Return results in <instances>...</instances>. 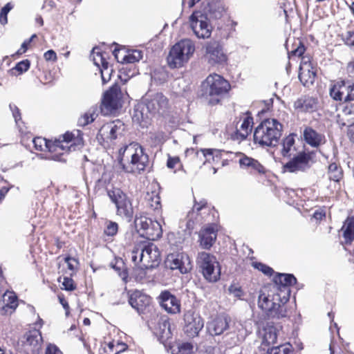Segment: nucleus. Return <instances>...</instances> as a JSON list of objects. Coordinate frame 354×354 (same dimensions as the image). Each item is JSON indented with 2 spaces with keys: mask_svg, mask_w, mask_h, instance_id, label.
<instances>
[{
  "mask_svg": "<svg viewBox=\"0 0 354 354\" xmlns=\"http://www.w3.org/2000/svg\"><path fill=\"white\" fill-rule=\"evenodd\" d=\"M296 278L292 274H277L273 283L270 284V290L272 293L279 297L283 302H287L290 295V286L296 283Z\"/></svg>",
  "mask_w": 354,
  "mask_h": 354,
  "instance_id": "1a4fd4ad",
  "label": "nucleus"
},
{
  "mask_svg": "<svg viewBox=\"0 0 354 354\" xmlns=\"http://www.w3.org/2000/svg\"><path fill=\"white\" fill-rule=\"evenodd\" d=\"M115 56L118 62H120L122 63H135L140 61L142 57V52L138 50H133L126 52L121 57V59H120L118 54H115Z\"/></svg>",
  "mask_w": 354,
  "mask_h": 354,
  "instance_id": "4c0bfd02",
  "label": "nucleus"
},
{
  "mask_svg": "<svg viewBox=\"0 0 354 354\" xmlns=\"http://www.w3.org/2000/svg\"><path fill=\"white\" fill-rule=\"evenodd\" d=\"M195 50L193 41L190 39H182L170 50L167 56V63L170 68H180L186 64Z\"/></svg>",
  "mask_w": 354,
  "mask_h": 354,
  "instance_id": "0eeeda50",
  "label": "nucleus"
},
{
  "mask_svg": "<svg viewBox=\"0 0 354 354\" xmlns=\"http://www.w3.org/2000/svg\"><path fill=\"white\" fill-rule=\"evenodd\" d=\"M46 354H62V353L55 345L50 344L46 348Z\"/></svg>",
  "mask_w": 354,
  "mask_h": 354,
  "instance_id": "bf43d9fd",
  "label": "nucleus"
},
{
  "mask_svg": "<svg viewBox=\"0 0 354 354\" xmlns=\"http://www.w3.org/2000/svg\"><path fill=\"white\" fill-rule=\"evenodd\" d=\"M12 8L10 3H8L1 10L0 12V22L1 24H6L8 21L7 15Z\"/></svg>",
  "mask_w": 354,
  "mask_h": 354,
  "instance_id": "603ef678",
  "label": "nucleus"
},
{
  "mask_svg": "<svg viewBox=\"0 0 354 354\" xmlns=\"http://www.w3.org/2000/svg\"><path fill=\"white\" fill-rule=\"evenodd\" d=\"M145 201L147 205L153 210L159 209L161 207L160 198L156 192H147Z\"/></svg>",
  "mask_w": 354,
  "mask_h": 354,
  "instance_id": "ea45409f",
  "label": "nucleus"
},
{
  "mask_svg": "<svg viewBox=\"0 0 354 354\" xmlns=\"http://www.w3.org/2000/svg\"><path fill=\"white\" fill-rule=\"evenodd\" d=\"M344 126H351L354 123V104L346 106L338 115Z\"/></svg>",
  "mask_w": 354,
  "mask_h": 354,
  "instance_id": "f704fd0d",
  "label": "nucleus"
},
{
  "mask_svg": "<svg viewBox=\"0 0 354 354\" xmlns=\"http://www.w3.org/2000/svg\"><path fill=\"white\" fill-rule=\"evenodd\" d=\"M253 125V118L252 116L246 113L243 118L240 127L232 134V139L241 142L244 140L250 133Z\"/></svg>",
  "mask_w": 354,
  "mask_h": 354,
  "instance_id": "393cba45",
  "label": "nucleus"
},
{
  "mask_svg": "<svg viewBox=\"0 0 354 354\" xmlns=\"http://www.w3.org/2000/svg\"><path fill=\"white\" fill-rule=\"evenodd\" d=\"M102 104L109 111H113L121 107L120 94L116 88H111L105 93Z\"/></svg>",
  "mask_w": 354,
  "mask_h": 354,
  "instance_id": "a878e982",
  "label": "nucleus"
},
{
  "mask_svg": "<svg viewBox=\"0 0 354 354\" xmlns=\"http://www.w3.org/2000/svg\"><path fill=\"white\" fill-rule=\"evenodd\" d=\"M44 57L46 61L55 62L57 60V54L53 50H49L44 53Z\"/></svg>",
  "mask_w": 354,
  "mask_h": 354,
  "instance_id": "4d7b16f0",
  "label": "nucleus"
},
{
  "mask_svg": "<svg viewBox=\"0 0 354 354\" xmlns=\"http://www.w3.org/2000/svg\"><path fill=\"white\" fill-rule=\"evenodd\" d=\"M196 263L205 279L210 282H216L219 279L220 266L214 255L206 252H198Z\"/></svg>",
  "mask_w": 354,
  "mask_h": 354,
  "instance_id": "6e6552de",
  "label": "nucleus"
},
{
  "mask_svg": "<svg viewBox=\"0 0 354 354\" xmlns=\"http://www.w3.org/2000/svg\"><path fill=\"white\" fill-rule=\"evenodd\" d=\"M239 162L240 165L243 167L257 171L259 174L265 173L266 169L257 160H254L252 158L243 156L241 158L239 159Z\"/></svg>",
  "mask_w": 354,
  "mask_h": 354,
  "instance_id": "72a5a7b5",
  "label": "nucleus"
},
{
  "mask_svg": "<svg viewBox=\"0 0 354 354\" xmlns=\"http://www.w3.org/2000/svg\"><path fill=\"white\" fill-rule=\"evenodd\" d=\"M305 51V48L304 46H298L295 50L292 51L293 54L297 56H301Z\"/></svg>",
  "mask_w": 354,
  "mask_h": 354,
  "instance_id": "338daca9",
  "label": "nucleus"
},
{
  "mask_svg": "<svg viewBox=\"0 0 354 354\" xmlns=\"http://www.w3.org/2000/svg\"><path fill=\"white\" fill-rule=\"evenodd\" d=\"M317 101L313 97H304L295 102L294 106L301 111L312 112L317 109Z\"/></svg>",
  "mask_w": 354,
  "mask_h": 354,
  "instance_id": "c756f323",
  "label": "nucleus"
},
{
  "mask_svg": "<svg viewBox=\"0 0 354 354\" xmlns=\"http://www.w3.org/2000/svg\"><path fill=\"white\" fill-rule=\"evenodd\" d=\"M10 109L12 112L13 117L15 120V122H17L19 120H20V114L19 112L18 108L14 104H10Z\"/></svg>",
  "mask_w": 354,
  "mask_h": 354,
  "instance_id": "052dcab7",
  "label": "nucleus"
},
{
  "mask_svg": "<svg viewBox=\"0 0 354 354\" xmlns=\"http://www.w3.org/2000/svg\"><path fill=\"white\" fill-rule=\"evenodd\" d=\"M129 302L138 313H141L150 304L151 297L140 291H136L130 295Z\"/></svg>",
  "mask_w": 354,
  "mask_h": 354,
  "instance_id": "bb28decb",
  "label": "nucleus"
},
{
  "mask_svg": "<svg viewBox=\"0 0 354 354\" xmlns=\"http://www.w3.org/2000/svg\"><path fill=\"white\" fill-rule=\"evenodd\" d=\"M348 37L346 39V42L348 45L354 46V32H348Z\"/></svg>",
  "mask_w": 354,
  "mask_h": 354,
  "instance_id": "0e129e2a",
  "label": "nucleus"
},
{
  "mask_svg": "<svg viewBox=\"0 0 354 354\" xmlns=\"http://www.w3.org/2000/svg\"><path fill=\"white\" fill-rule=\"evenodd\" d=\"M118 224L115 222L109 221L106 224L104 233L108 236H113L118 232Z\"/></svg>",
  "mask_w": 354,
  "mask_h": 354,
  "instance_id": "864d4df0",
  "label": "nucleus"
},
{
  "mask_svg": "<svg viewBox=\"0 0 354 354\" xmlns=\"http://www.w3.org/2000/svg\"><path fill=\"white\" fill-rule=\"evenodd\" d=\"M107 195L111 202L115 204L118 215L126 218L132 216V204L124 192L119 188L113 187L107 190Z\"/></svg>",
  "mask_w": 354,
  "mask_h": 354,
  "instance_id": "9d476101",
  "label": "nucleus"
},
{
  "mask_svg": "<svg viewBox=\"0 0 354 354\" xmlns=\"http://www.w3.org/2000/svg\"><path fill=\"white\" fill-rule=\"evenodd\" d=\"M75 285L73 280L68 277H63V281L62 282V289L71 291L75 289Z\"/></svg>",
  "mask_w": 354,
  "mask_h": 354,
  "instance_id": "3c124183",
  "label": "nucleus"
},
{
  "mask_svg": "<svg viewBox=\"0 0 354 354\" xmlns=\"http://www.w3.org/2000/svg\"><path fill=\"white\" fill-rule=\"evenodd\" d=\"M208 11L213 15L214 17L219 18L222 15V12L224 11V7L220 2L217 3H209L208 4Z\"/></svg>",
  "mask_w": 354,
  "mask_h": 354,
  "instance_id": "37998d69",
  "label": "nucleus"
},
{
  "mask_svg": "<svg viewBox=\"0 0 354 354\" xmlns=\"http://www.w3.org/2000/svg\"><path fill=\"white\" fill-rule=\"evenodd\" d=\"M100 73H101V77L102 80L103 84H106L108 82L111 76V73L113 72V69L109 66V64H105V66H102L100 68Z\"/></svg>",
  "mask_w": 354,
  "mask_h": 354,
  "instance_id": "de8ad7c7",
  "label": "nucleus"
},
{
  "mask_svg": "<svg viewBox=\"0 0 354 354\" xmlns=\"http://www.w3.org/2000/svg\"><path fill=\"white\" fill-rule=\"evenodd\" d=\"M185 156L187 158L193 159L194 164L201 167L205 162H218L221 159V151L213 149H204L200 151L188 149L185 151Z\"/></svg>",
  "mask_w": 354,
  "mask_h": 354,
  "instance_id": "f8f14e48",
  "label": "nucleus"
},
{
  "mask_svg": "<svg viewBox=\"0 0 354 354\" xmlns=\"http://www.w3.org/2000/svg\"><path fill=\"white\" fill-rule=\"evenodd\" d=\"M30 42H31V39H29L28 40L24 41L22 43L21 48L18 50L17 54H20L21 55V54L24 53L27 50L28 46L29 45V44Z\"/></svg>",
  "mask_w": 354,
  "mask_h": 354,
  "instance_id": "e2e57ef3",
  "label": "nucleus"
},
{
  "mask_svg": "<svg viewBox=\"0 0 354 354\" xmlns=\"http://www.w3.org/2000/svg\"><path fill=\"white\" fill-rule=\"evenodd\" d=\"M310 156L306 153H299L292 160L288 162L284 166V169L290 172H296L300 170H304L308 166Z\"/></svg>",
  "mask_w": 354,
  "mask_h": 354,
  "instance_id": "b1692460",
  "label": "nucleus"
},
{
  "mask_svg": "<svg viewBox=\"0 0 354 354\" xmlns=\"http://www.w3.org/2000/svg\"><path fill=\"white\" fill-rule=\"evenodd\" d=\"M282 131V124L276 119L268 118L261 122L254 132V142L261 147L275 146Z\"/></svg>",
  "mask_w": 354,
  "mask_h": 354,
  "instance_id": "20e7f679",
  "label": "nucleus"
},
{
  "mask_svg": "<svg viewBox=\"0 0 354 354\" xmlns=\"http://www.w3.org/2000/svg\"><path fill=\"white\" fill-rule=\"evenodd\" d=\"M32 142L36 150H48L50 154L47 158L56 161H65V153L78 150L84 145L82 134L79 130L66 133L62 136V140L59 138L52 142L41 137H37L32 140Z\"/></svg>",
  "mask_w": 354,
  "mask_h": 354,
  "instance_id": "f257e3e1",
  "label": "nucleus"
},
{
  "mask_svg": "<svg viewBox=\"0 0 354 354\" xmlns=\"http://www.w3.org/2000/svg\"><path fill=\"white\" fill-rule=\"evenodd\" d=\"M30 61L28 59L19 62L14 68L11 69V73L15 75H18L27 71L30 68Z\"/></svg>",
  "mask_w": 354,
  "mask_h": 354,
  "instance_id": "c03bdc74",
  "label": "nucleus"
},
{
  "mask_svg": "<svg viewBox=\"0 0 354 354\" xmlns=\"http://www.w3.org/2000/svg\"><path fill=\"white\" fill-rule=\"evenodd\" d=\"M230 322L229 317L219 315L207 324V330L212 335H220L229 328Z\"/></svg>",
  "mask_w": 354,
  "mask_h": 354,
  "instance_id": "5701e85b",
  "label": "nucleus"
},
{
  "mask_svg": "<svg viewBox=\"0 0 354 354\" xmlns=\"http://www.w3.org/2000/svg\"><path fill=\"white\" fill-rule=\"evenodd\" d=\"M346 243H351L354 239V216L348 217L342 228Z\"/></svg>",
  "mask_w": 354,
  "mask_h": 354,
  "instance_id": "e433bc0d",
  "label": "nucleus"
},
{
  "mask_svg": "<svg viewBox=\"0 0 354 354\" xmlns=\"http://www.w3.org/2000/svg\"><path fill=\"white\" fill-rule=\"evenodd\" d=\"M316 76V70L312 66L308 57H302L299 73V79L306 86L313 84Z\"/></svg>",
  "mask_w": 354,
  "mask_h": 354,
  "instance_id": "412c9836",
  "label": "nucleus"
},
{
  "mask_svg": "<svg viewBox=\"0 0 354 354\" xmlns=\"http://www.w3.org/2000/svg\"><path fill=\"white\" fill-rule=\"evenodd\" d=\"M130 258L135 266H138L140 279L145 276L144 270L153 268L160 262V252L153 243L136 244L131 251Z\"/></svg>",
  "mask_w": 354,
  "mask_h": 354,
  "instance_id": "7ed1b4c3",
  "label": "nucleus"
},
{
  "mask_svg": "<svg viewBox=\"0 0 354 354\" xmlns=\"http://www.w3.org/2000/svg\"><path fill=\"white\" fill-rule=\"evenodd\" d=\"M135 225L141 236L149 240H156L162 234L161 225L156 221H152L146 216L136 217Z\"/></svg>",
  "mask_w": 354,
  "mask_h": 354,
  "instance_id": "9b49d317",
  "label": "nucleus"
},
{
  "mask_svg": "<svg viewBox=\"0 0 354 354\" xmlns=\"http://www.w3.org/2000/svg\"><path fill=\"white\" fill-rule=\"evenodd\" d=\"M277 328L272 326L268 325L263 329L262 343L266 345L274 344L277 342Z\"/></svg>",
  "mask_w": 354,
  "mask_h": 354,
  "instance_id": "c9c22d12",
  "label": "nucleus"
},
{
  "mask_svg": "<svg viewBox=\"0 0 354 354\" xmlns=\"http://www.w3.org/2000/svg\"><path fill=\"white\" fill-rule=\"evenodd\" d=\"M328 177L330 180L338 182L342 177V171L340 167L335 163H332L328 167Z\"/></svg>",
  "mask_w": 354,
  "mask_h": 354,
  "instance_id": "79ce46f5",
  "label": "nucleus"
},
{
  "mask_svg": "<svg viewBox=\"0 0 354 354\" xmlns=\"http://www.w3.org/2000/svg\"><path fill=\"white\" fill-rule=\"evenodd\" d=\"M330 95L336 101H353L354 83L348 81L337 82L330 89Z\"/></svg>",
  "mask_w": 354,
  "mask_h": 354,
  "instance_id": "4468645a",
  "label": "nucleus"
},
{
  "mask_svg": "<svg viewBox=\"0 0 354 354\" xmlns=\"http://www.w3.org/2000/svg\"><path fill=\"white\" fill-rule=\"evenodd\" d=\"M229 291L231 294H232L235 297L239 299H241L243 296L244 293L240 287L232 285L229 288Z\"/></svg>",
  "mask_w": 354,
  "mask_h": 354,
  "instance_id": "6e6d98bb",
  "label": "nucleus"
},
{
  "mask_svg": "<svg viewBox=\"0 0 354 354\" xmlns=\"http://www.w3.org/2000/svg\"><path fill=\"white\" fill-rule=\"evenodd\" d=\"M325 216H326V212L322 209L316 210L313 215V218H315L317 221H321Z\"/></svg>",
  "mask_w": 354,
  "mask_h": 354,
  "instance_id": "13d9d810",
  "label": "nucleus"
},
{
  "mask_svg": "<svg viewBox=\"0 0 354 354\" xmlns=\"http://www.w3.org/2000/svg\"><path fill=\"white\" fill-rule=\"evenodd\" d=\"M190 27L198 38H209L212 33V26L206 15L201 11H195L189 17Z\"/></svg>",
  "mask_w": 354,
  "mask_h": 354,
  "instance_id": "ddd939ff",
  "label": "nucleus"
},
{
  "mask_svg": "<svg viewBox=\"0 0 354 354\" xmlns=\"http://www.w3.org/2000/svg\"><path fill=\"white\" fill-rule=\"evenodd\" d=\"M21 342L26 352L35 354L41 348L42 338L40 333L37 330H34L24 334Z\"/></svg>",
  "mask_w": 354,
  "mask_h": 354,
  "instance_id": "6ab92c4d",
  "label": "nucleus"
},
{
  "mask_svg": "<svg viewBox=\"0 0 354 354\" xmlns=\"http://www.w3.org/2000/svg\"><path fill=\"white\" fill-rule=\"evenodd\" d=\"M91 57L93 61L94 64L99 68L105 66V64H109V62L106 61V54L102 53L98 48H94L93 49Z\"/></svg>",
  "mask_w": 354,
  "mask_h": 354,
  "instance_id": "a19ab883",
  "label": "nucleus"
},
{
  "mask_svg": "<svg viewBox=\"0 0 354 354\" xmlns=\"http://www.w3.org/2000/svg\"><path fill=\"white\" fill-rule=\"evenodd\" d=\"M167 166L169 169H174L176 166H179L180 169L181 170L184 171L183 167V165H181V162H180V160L177 156L171 157V156H169L168 159H167Z\"/></svg>",
  "mask_w": 354,
  "mask_h": 354,
  "instance_id": "8fccbe9b",
  "label": "nucleus"
},
{
  "mask_svg": "<svg viewBox=\"0 0 354 354\" xmlns=\"http://www.w3.org/2000/svg\"><path fill=\"white\" fill-rule=\"evenodd\" d=\"M97 116V109L92 107L79 118L77 124L80 127H85L93 122Z\"/></svg>",
  "mask_w": 354,
  "mask_h": 354,
  "instance_id": "58836bf2",
  "label": "nucleus"
},
{
  "mask_svg": "<svg viewBox=\"0 0 354 354\" xmlns=\"http://www.w3.org/2000/svg\"><path fill=\"white\" fill-rule=\"evenodd\" d=\"M305 51V48L304 46H298L295 50L292 51L293 54L297 56H301Z\"/></svg>",
  "mask_w": 354,
  "mask_h": 354,
  "instance_id": "69168bd1",
  "label": "nucleus"
},
{
  "mask_svg": "<svg viewBox=\"0 0 354 354\" xmlns=\"http://www.w3.org/2000/svg\"><path fill=\"white\" fill-rule=\"evenodd\" d=\"M166 264L170 269L178 270L182 274L187 273L192 267L189 256L184 252L169 254Z\"/></svg>",
  "mask_w": 354,
  "mask_h": 354,
  "instance_id": "a211bd4d",
  "label": "nucleus"
},
{
  "mask_svg": "<svg viewBox=\"0 0 354 354\" xmlns=\"http://www.w3.org/2000/svg\"><path fill=\"white\" fill-rule=\"evenodd\" d=\"M124 130V124L119 120L111 121L103 124L99 130L97 138L109 142L122 136Z\"/></svg>",
  "mask_w": 354,
  "mask_h": 354,
  "instance_id": "dca6fc26",
  "label": "nucleus"
},
{
  "mask_svg": "<svg viewBox=\"0 0 354 354\" xmlns=\"http://www.w3.org/2000/svg\"><path fill=\"white\" fill-rule=\"evenodd\" d=\"M199 237L200 245L203 249L208 250L213 245L216 239V230L212 227H208L201 231Z\"/></svg>",
  "mask_w": 354,
  "mask_h": 354,
  "instance_id": "c85d7f7f",
  "label": "nucleus"
},
{
  "mask_svg": "<svg viewBox=\"0 0 354 354\" xmlns=\"http://www.w3.org/2000/svg\"><path fill=\"white\" fill-rule=\"evenodd\" d=\"M3 301L2 308L7 314H12L18 306L17 297L13 292H6L3 295Z\"/></svg>",
  "mask_w": 354,
  "mask_h": 354,
  "instance_id": "2f4dec72",
  "label": "nucleus"
},
{
  "mask_svg": "<svg viewBox=\"0 0 354 354\" xmlns=\"http://www.w3.org/2000/svg\"><path fill=\"white\" fill-rule=\"evenodd\" d=\"M193 346L190 343H183L178 346L177 354H192Z\"/></svg>",
  "mask_w": 354,
  "mask_h": 354,
  "instance_id": "5fc2aeb1",
  "label": "nucleus"
},
{
  "mask_svg": "<svg viewBox=\"0 0 354 354\" xmlns=\"http://www.w3.org/2000/svg\"><path fill=\"white\" fill-rule=\"evenodd\" d=\"M207 203L205 200L201 201L199 203H196L192 211H190L187 216V229L189 231L192 230L194 227L195 223L197 222L196 215L198 213L206 209Z\"/></svg>",
  "mask_w": 354,
  "mask_h": 354,
  "instance_id": "7c9ffc66",
  "label": "nucleus"
},
{
  "mask_svg": "<svg viewBox=\"0 0 354 354\" xmlns=\"http://www.w3.org/2000/svg\"><path fill=\"white\" fill-rule=\"evenodd\" d=\"M184 321V330L190 337L197 336L204 326V322L201 317L192 310H188L185 313Z\"/></svg>",
  "mask_w": 354,
  "mask_h": 354,
  "instance_id": "f3484780",
  "label": "nucleus"
},
{
  "mask_svg": "<svg viewBox=\"0 0 354 354\" xmlns=\"http://www.w3.org/2000/svg\"><path fill=\"white\" fill-rule=\"evenodd\" d=\"M292 346L290 344H284L279 346L273 347L270 349V354H290Z\"/></svg>",
  "mask_w": 354,
  "mask_h": 354,
  "instance_id": "49530a36",
  "label": "nucleus"
},
{
  "mask_svg": "<svg viewBox=\"0 0 354 354\" xmlns=\"http://www.w3.org/2000/svg\"><path fill=\"white\" fill-rule=\"evenodd\" d=\"M281 154L284 158H290L295 155L296 151L295 147V138L292 134L286 137L281 143Z\"/></svg>",
  "mask_w": 354,
  "mask_h": 354,
  "instance_id": "473e14b6",
  "label": "nucleus"
},
{
  "mask_svg": "<svg viewBox=\"0 0 354 354\" xmlns=\"http://www.w3.org/2000/svg\"><path fill=\"white\" fill-rule=\"evenodd\" d=\"M348 136L351 140L354 142V123L349 126Z\"/></svg>",
  "mask_w": 354,
  "mask_h": 354,
  "instance_id": "774afa93",
  "label": "nucleus"
},
{
  "mask_svg": "<svg viewBox=\"0 0 354 354\" xmlns=\"http://www.w3.org/2000/svg\"><path fill=\"white\" fill-rule=\"evenodd\" d=\"M252 266L258 270L262 272L267 276H271L274 273V270L272 268L259 262H252Z\"/></svg>",
  "mask_w": 354,
  "mask_h": 354,
  "instance_id": "09e8293b",
  "label": "nucleus"
},
{
  "mask_svg": "<svg viewBox=\"0 0 354 354\" xmlns=\"http://www.w3.org/2000/svg\"><path fill=\"white\" fill-rule=\"evenodd\" d=\"M118 161L125 172L140 174L145 169L149 158L138 143L131 142L120 149Z\"/></svg>",
  "mask_w": 354,
  "mask_h": 354,
  "instance_id": "f03ea898",
  "label": "nucleus"
},
{
  "mask_svg": "<svg viewBox=\"0 0 354 354\" xmlns=\"http://www.w3.org/2000/svg\"><path fill=\"white\" fill-rule=\"evenodd\" d=\"M163 326V333L161 335L162 338H168L170 335V330H169V324L168 322H163L162 323Z\"/></svg>",
  "mask_w": 354,
  "mask_h": 354,
  "instance_id": "680f3d73",
  "label": "nucleus"
},
{
  "mask_svg": "<svg viewBox=\"0 0 354 354\" xmlns=\"http://www.w3.org/2000/svg\"><path fill=\"white\" fill-rule=\"evenodd\" d=\"M144 103L148 111L153 115L165 113L169 106L168 99L161 93L147 94Z\"/></svg>",
  "mask_w": 354,
  "mask_h": 354,
  "instance_id": "2eb2a0df",
  "label": "nucleus"
},
{
  "mask_svg": "<svg viewBox=\"0 0 354 354\" xmlns=\"http://www.w3.org/2000/svg\"><path fill=\"white\" fill-rule=\"evenodd\" d=\"M158 299L160 306L168 313L176 314L180 313V301L169 291L161 292Z\"/></svg>",
  "mask_w": 354,
  "mask_h": 354,
  "instance_id": "aec40b11",
  "label": "nucleus"
},
{
  "mask_svg": "<svg viewBox=\"0 0 354 354\" xmlns=\"http://www.w3.org/2000/svg\"><path fill=\"white\" fill-rule=\"evenodd\" d=\"M205 56L211 64H222L227 59L222 46L216 41L209 42L207 45Z\"/></svg>",
  "mask_w": 354,
  "mask_h": 354,
  "instance_id": "4be33fe9",
  "label": "nucleus"
},
{
  "mask_svg": "<svg viewBox=\"0 0 354 354\" xmlns=\"http://www.w3.org/2000/svg\"><path fill=\"white\" fill-rule=\"evenodd\" d=\"M286 302L279 299L276 294L272 293L270 285L261 290L259 299V307L265 311L269 317L272 318H282L287 315V310L285 306Z\"/></svg>",
  "mask_w": 354,
  "mask_h": 354,
  "instance_id": "39448f33",
  "label": "nucleus"
},
{
  "mask_svg": "<svg viewBox=\"0 0 354 354\" xmlns=\"http://www.w3.org/2000/svg\"><path fill=\"white\" fill-rule=\"evenodd\" d=\"M304 138L309 145L313 147H317L326 142L325 136L311 127H306L304 129Z\"/></svg>",
  "mask_w": 354,
  "mask_h": 354,
  "instance_id": "cd10ccee",
  "label": "nucleus"
},
{
  "mask_svg": "<svg viewBox=\"0 0 354 354\" xmlns=\"http://www.w3.org/2000/svg\"><path fill=\"white\" fill-rule=\"evenodd\" d=\"M203 95L211 105L218 104L230 89L227 81L217 74L209 75L202 84Z\"/></svg>",
  "mask_w": 354,
  "mask_h": 354,
  "instance_id": "423d86ee",
  "label": "nucleus"
},
{
  "mask_svg": "<svg viewBox=\"0 0 354 354\" xmlns=\"http://www.w3.org/2000/svg\"><path fill=\"white\" fill-rule=\"evenodd\" d=\"M64 261L67 265V268L69 271V275L73 276L76 273L79 268V261L75 258L70 257H66Z\"/></svg>",
  "mask_w": 354,
  "mask_h": 354,
  "instance_id": "a18cd8bd",
  "label": "nucleus"
}]
</instances>
